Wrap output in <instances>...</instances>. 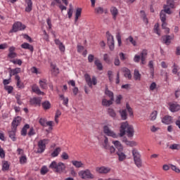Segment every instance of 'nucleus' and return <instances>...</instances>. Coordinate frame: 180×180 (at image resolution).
<instances>
[{
    "mask_svg": "<svg viewBox=\"0 0 180 180\" xmlns=\"http://www.w3.org/2000/svg\"><path fill=\"white\" fill-rule=\"evenodd\" d=\"M78 175L81 179H94L95 178L89 169L79 171Z\"/></svg>",
    "mask_w": 180,
    "mask_h": 180,
    "instance_id": "4",
    "label": "nucleus"
},
{
    "mask_svg": "<svg viewBox=\"0 0 180 180\" xmlns=\"http://www.w3.org/2000/svg\"><path fill=\"white\" fill-rule=\"evenodd\" d=\"M61 152L60 148H56L53 152L51 153V157H58L60 153Z\"/></svg>",
    "mask_w": 180,
    "mask_h": 180,
    "instance_id": "41",
    "label": "nucleus"
},
{
    "mask_svg": "<svg viewBox=\"0 0 180 180\" xmlns=\"http://www.w3.org/2000/svg\"><path fill=\"white\" fill-rule=\"evenodd\" d=\"M106 37L107 44L109 46L110 51H113V50H115V39L113 38L112 35L110 34L109 31L106 32Z\"/></svg>",
    "mask_w": 180,
    "mask_h": 180,
    "instance_id": "5",
    "label": "nucleus"
},
{
    "mask_svg": "<svg viewBox=\"0 0 180 180\" xmlns=\"http://www.w3.org/2000/svg\"><path fill=\"white\" fill-rule=\"evenodd\" d=\"M117 155H118L119 161H124L126 160V155L122 151L118 150Z\"/></svg>",
    "mask_w": 180,
    "mask_h": 180,
    "instance_id": "33",
    "label": "nucleus"
},
{
    "mask_svg": "<svg viewBox=\"0 0 180 180\" xmlns=\"http://www.w3.org/2000/svg\"><path fill=\"white\" fill-rule=\"evenodd\" d=\"M134 78L136 81H140V79H141V75L140 72H139V70H134Z\"/></svg>",
    "mask_w": 180,
    "mask_h": 180,
    "instance_id": "36",
    "label": "nucleus"
},
{
    "mask_svg": "<svg viewBox=\"0 0 180 180\" xmlns=\"http://www.w3.org/2000/svg\"><path fill=\"white\" fill-rule=\"evenodd\" d=\"M58 164L56 162V161H53L51 165H49V168H51V169H57Z\"/></svg>",
    "mask_w": 180,
    "mask_h": 180,
    "instance_id": "57",
    "label": "nucleus"
},
{
    "mask_svg": "<svg viewBox=\"0 0 180 180\" xmlns=\"http://www.w3.org/2000/svg\"><path fill=\"white\" fill-rule=\"evenodd\" d=\"M160 16L161 22H166V20H167V14L164 11H160Z\"/></svg>",
    "mask_w": 180,
    "mask_h": 180,
    "instance_id": "44",
    "label": "nucleus"
},
{
    "mask_svg": "<svg viewBox=\"0 0 180 180\" xmlns=\"http://www.w3.org/2000/svg\"><path fill=\"white\" fill-rule=\"evenodd\" d=\"M157 111H153L151 114H150V120H152V121H154L157 119Z\"/></svg>",
    "mask_w": 180,
    "mask_h": 180,
    "instance_id": "51",
    "label": "nucleus"
},
{
    "mask_svg": "<svg viewBox=\"0 0 180 180\" xmlns=\"http://www.w3.org/2000/svg\"><path fill=\"white\" fill-rule=\"evenodd\" d=\"M71 162H72V165H74V167H75V168H84L85 167V165L81 161L72 160Z\"/></svg>",
    "mask_w": 180,
    "mask_h": 180,
    "instance_id": "17",
    "label": "nucleus"
},
{
    "mask_svg": "<svg viewBox=\"0 0 180 180\" xmlns=\"http://www.w3.org/2000/svg\"><path fill=\"white\" fill-rule=\"evenodd\" d=\"M49 143V139H42L38 142V149L37 153L41 154V153H44V150H46V144Z\"/></svg>",
    "mask_w": 180,
    "mask_h": 180,
    "instance_id": "7",
    "label": "nucleus"
},
{
    "mask_svg": "<svg viewBox=\"0 0 180 180\" xmlns=\"http://www.w3.org/2000/svg\"><path fill=\"white\" fill-rule=\"evenodd\" d=\"M34 134H36V131H34V129H33V127H31L28 132V136H30V137H32V136H34Z\"/></svg>",
    "mask_w": 180,
    "mask_h": 180,
    "instance_id": "62",
    "label": "nucleus"
},
{
    "mask_svg": "<svg viewBox=\"0 0 180 180\" xmlns=\"http://www.w3.org/2000/svg\"><path fill=\"white\" fill-rule=\"evenodd\" d=\"M96 171L98 172V174H106L110 172L111 169L110 167L103 166V167H96Z\"/></svg>",
    "mask_w": 180,
    "mask_h": 180,
    "instance_id": "10",
    "label": "nucleus"
},
{
    "mask_svg": "<svg viewBox=\"0 0 180 180\" xmlns=\"http://www.w3.org/2000/svg\"><path fill=\"white\" fill-rule=\"evenodd\" d=\"M105 95H107V96H108L110 98V99L111 101H115V96L113 95V93L112 91H110V90H109V89H108V87H106V89L105 90Z\"/></svg>",
    "mask_w": 180,
    "mask_h": 180,
    "instance_id": "31",
    "label": "nucleus"
},
{
    "mask_svg": "<svg viewBox=\"0 0 180 180\" xmlns=\"http://www.w3.org/2000/svg\"><path fill=\"white\" fill-rule=\"evenodd\" d=\"M126 108L129 113V116H133V109L130 108V105H129V103H127Z\"/></svg>",
    "mask_w": 180,
    "mask_h": 180,
    "instance_id": "55",
    "label": "nucleus"
},
{
    "mask_svg": "<svg viewBox=\"0 0 180 180\" xmlns=\"http://www.w3.org/2000/svg\"><path fill=\"white\" fill-rule=\"evenodd\" d=\"M32 91L37 95H44V92H42L40 90V88H39V86H37V85H36V84L32 86Z\"/></svg>",
    "mask_w": 180,
    "mask_h": 180,
    "instance_id": "25",
    "label": "nucleus"
},
{
    "mask_svg": "<svg viewBox=\"0 0 180 180\" xmlns=\"http://www.w3.org/2000/svg\"><path fill=\"white\" fill-rule=\"evenodd\" d=\"M162 39L164 43H165L167 46H169V44H171V40L174 39V36L171 37V35H165L162 37Z\"/></svg>",
    "mask_w": 180,
    "mask_h": 180,
    "instance_id": "22",
    "label": "nucleus"
},
{
    "mask_svg": "<svg viewBox=\"0 0 180 180\" xmlns=\"http://www.w3.org/2000/svg\"><path fill=\"white\" fill-rule=\"evenodd\" d=\"M116 39L117 40L118 42V46H122V36H120V33H117L116 35Z\"/></svg>",
    "mask_w": 180,
    "mask_h": 180,
    "instance_id": "54",
    "label": "nucleus"
},
{
    "mask_svg": "<svg viewBox=\"0 0 180 180\" xmlns=\"http://www.w3.org/2000/svg\"><path fill=\"white\" fill-rule=\"evenodd\" d=\"M30 103L34 105V106H40L41 104V98L39 97H33L32 98H30Z\"/></svg>",
    "mask_w": 180,
    "mask_h": 180,
    "instance_id": "12",
    "label": "nucleus"
},
{
    "mask_svg": "<svg viewBox=\"0 0 180 180\" xmlns=\"http://www.w3.org/2000/svg\"><path fill=\"white\" fill-rule=\"evenodd\" d=\"M95 13H97L98 15H102L105 12V10L102 7H97L94 9Z\"/></svg>",
    "mask_w": 180,
    "mask_h": 180,
    "instance_id": "46",
    "label": "nucleus"
},
{
    "mask_svg": "<svg viewBox=\"0 0 180 180\" xmlns=\"http://www.w3.org/2000/svg\"><path fill=\"white\" fill-rule=\"evenodd\" d=\"M162 12L165 13H167V15H171L172 13V11H171V8L167 5H164L163 9L162 10Z\"/></svg>",
    "mask_w": 180,
    "mask_h": 180,
    "instance_id": "39",
    "label": "nucleus"
},
{
    "mask_svg": "<svg viewBox=\"0 0 180 180\" xmlns=\"http://www.w3.org/2000/svg\"><path fill=\"white\" fill-rule=\"evenodd\" d=\"M46 122L47 120L45 118H41L39 121V123L41 124V126H43L44 127H46Z\"/></svg>",
    "mask_w": 180,
    "mask_h": 180,
    "instance_id": "56",
    "label": "nucleus"
},
{
    "mask_svg": "<svg viewBox=\"0 0 180 180\" xmlns=\"http://www.w3.org/2000/svg\"><path fill=\"white\" fill-rule=\"evenodd\" d=\"M94 64H95V65H96V67H97L98 70H99V71H102V70H103V66L102 65L101 60H99L98 59H96L94 61Z\"/></svg>",
    "mask_w": 180,
    "mask_h": 180,
    "instance_id": "37",
    "label": "nucleus"
},
{
    "mask_svg": "<svg viewBox=\"0 0 180 180\" xmlns=\"http://www.w3.org/2000/svg\"><path fill=\"white\" fill-rule=\"evenodd\" d=\"M112 144H114L115 147L118 150V151H123V146L119 141H113Z\"/></svg>",
    "mask_w": 180,
    "mask_h": 180,
    "instance_id": "24",
    "label": "nucleus"
},
{
    "mask_svg": "<svg viewBox=\"0 0 180 180\" xmlns=\"http://www.w3.org/2000/svg\"><path fill=\"white\" fill-rule=\"evenodd\" d=\"M120 115L121 116L122 120H127V110H120Z\"/></svg>",
    "mask_w": 180,
    "mask_h": 180,
    "instance_id": "29",
    "label": "nucleus"
},
{
    "mask_svg": "<svg viewBox=\"0 0 180 180\" xmlns=\"http://www.w3.org/2000/svg\"><path fill=\"white\" fill-rule=\"evenodd\" d=\"M103 131L105 134L110 137H112V139H117L119 137V135L116 134L115 131H112V129H109V127L106 125L103 127Z\"/></svg>",
    "mask_w": 180,
    "mask_h": 180,
    "instance_id": "9",
    "label": "nucleus"
},
{
    "mask_svg": "<svg viewBox=\"0 0 180 180\" xmlns=\"http://www.w3.org/2000/svg\"><path fill=\"white\" fill-rule=\"evenodd\" d=\"M108 114L109 116H110V117H113L114 119L116 117V112L115 110H113V108H108Z\"/></svg>",
    "mask_w": 180,
    "mask_h": 180,
    "instance_id": "38",
    "label": "nucleus"
},
{
    "mask_svg": "<svg viewBox=\"0 0 180 180\" xmlns=\"http://www.w3.org/2000/svg\"><path fill=\"white\" fill-rule=\"evenodd\" d=\"M22 121V118L20 117H15L12 122V129L16 130L18 124H20V122Z\"/></svg>",
    "mask_w": 180,
    "mask_h": 180,
    "instance_id": "13",
    "label": "nucleus"
},
{
    "mask_svg": "<svg viewBox=\"0 0 180 180\" xmlns=\"http://www.w3.org/2000/svg\"><path fill=\"white\" fill-rule=\"evenodd\" d=\"M148 67L150 68L151 75L153 76L154 75V62H153V60H150L149 62Z\"/></svg>",
    "mask_w": 180,
    "mask_h": 180,
    "instance_id": "42",
    "label": "nucleus"
},
{
    "mask_svg": "<svg viewBox=\"0 0 180 180\" xmlns=\"http://www.w3.org/2000/svg\"><path fill=\"white\" fill-rule=\"evenodd\" d=\"M101 103H102L103 106L109 107V106H110V105H112L113 101H112L111 99L107 100L106 98H103L102 100Z\"/></svg>",
    "mask_w": 180,
    "mask_h": 180,
    "instance_id": "27",
    "label": "nucleus"
},
{
    "mask_svg": "<svg viewBox=\"0 0 180 180\" xmlns=\"http://www.w3.org/2000/svg\"><path fill=\"white\" fill-rule=\"evenodd\" d=\"M171 168H172V171H174V172L179 174L180 169L176 166H175L174 165H171Z\"/></svg>",
    "mask_w": 180,
    "mask_h": 180,
    "instance_id": "60",
    "label": "nucleus"
},
{
    "mask_svg": "<svg viewBox=\"0 0 180 180\" xmlns=\"http://www.w3.org/2000/svg\"><path fill=\"white\" fill-rule=\"evenodd\" d=\"M9 162L6 160L2 162V171H9Z\"/></svg>",
    "mask_w": 180,
    "mask_h": 180,
    "instance_id": "35",
    "label": "nucleus"
},
{
    "mask_svg": "<svg viewBox=\"0 0 180 180\" xmlns=\"http://www.w3.org/2000/svg\"><path fill=\"white\" fill-rule=\"evenodd\" d=\"M84 77L87 85L90 88H92V85H96V84H98V80H96V77L95 76H93L92 79H91V76H89V75L85 74Z\"/></svg>",
    "mask_w": 180,
    "mask_h": 180,
    "instance_id": "6",
    "label": "nucleus"
},
{
    "mask_svg": "<svg viewBox=\"0 0 180 180\" xmlns=\"http://www.w3.org/2000/svg\"><path fill=\"white\" fill-rule=\"evenodd\" d=\"M169 110L172 112H178L180 110V105L177 103H169Z\"/></svg>",
    "mask_w": 180,
    "mask_h": 180,
    "instance_id": "20",
    "label": "nucleus"
},
{
    "mask_svg": "<svg viewBox=\"0 0 180 180\" xmlns=\"http://www.w3.org/2000/svg\"><path fill=\"white\" fill-rule=\"evenodd\" d=\"M170 150H179L180 149V144L174 143L169 146Z\"/></svg>",
    "mask_w": 180,
    "mask_h": 180,
    "instance_id": "50",
    "label": "nucleus"
},
{
    "mask_svg": "<svg viewBox=\"0 0 180 180\" xmlns=\"http://www.w3.org/2000/svg\"><path fill=\"white\" fill-rule=\"evenodd\" d=\"M15 50H16V48L15 46H11L9 48L8 54V58H16V57H18V53L15 52Z\"/></svg>",
    "mask_w": 180,
    "mask_h": 180,
    "instance_id": "11",
    "label": "nucleus"
},
{
    "mask_svg": "<svg viewBox=\"0 0 180 180\" xmlns=\"http://www.w3.org/2000/svg\"><path fill=\"white\" fill-rule=\"evenodd\" d=\"M40 172L41 175H46V174L49 172V169L47 168V167L44 166L41 167Z\"/></svg>",
    "mask_w": 180,
    "mask_h": 180,
    "instance_id": "52",
    "label": "nucleus"
},
{
    "mask_svg": "<svg viewBox=\"0 0 180 180\" xmlns=\"http://www.w3.org/2000/svg\"><path fill=\"white\" fill-rule=\"evenodd\" d=\"M70 175L71 176H73V178H75L77 175V172H75V169L74 168L70 169Z\"/></svg>",
    "mask_w": 180,
    "mask_h": 180,
    "instance_id": "64",
    "label": "nucleus"
},
{
    "mask_svg": "<svg viewBox=\"0 0 180 180\" xmlns=\"http://www.w3.org/2000/svg\"><path fill=\"white\" fill-rule=\"evenodd\" d=\"M162 123H164L165 124H171V123H172V117L169 115H165L162 119Z\"/></svg>",
    "mask_w": 180,
    "mask_h": 180,
    "instance_id": "19",
    "label": "nucleus"
},
{
    "mask_svg": "<svg viewBox=\"0 0 180 180\" xmlns=\"http://www.w3.org/2000/svg\"><path fill=\"white\" fill-rule=\"evenodd\" d=\"M127 40L129 41V43H131L133 46H134V47H136V46H137V42L136 41V40H134V39L133 38V37L129 36Z\"/></svg>",
    "mask_w": 180,
    "mask_h": 180,
    "instance_id": "45",
    "label": "nucleus"
},
{
    "mask_svg": "<svg viewBox=\"0 0 180 180\" xmlns=\"http://www.w3.org/2000/svg\"><path fill=\"white\" fill-rule=\"evenodd\" d=\"M121 71L124 72V77L125 78H128V79H131V72H130V70L127 68H122L121 69Z\"/></svg>",
    "mask_w": 180,
    "mask_h": 180,
    "instance_id": "14",
    "label": "nucleus"
},
{
    "mask_svg": "<svg viewBox=\"0 0 180 180\" xmlns=\"http://www.w3.org/2000/svg\"><path fill=\"white\" fill-rule=\"evenodd\" d=\"M59 97L61 101H63V105H65V106H68V98H65L63 94L59 95Z\"/></svg>",
    "mask_w": 180,
    "mask_h": 180,
    "instance_id": "43",
    "label": "nucleus"
},
{
    "mask_svg": "<svg viewBox=\"0 0 180 180\" xmlns=\"http://www.w3.org/2000/svg\"><path fill=\"white\" fill-rule=\"evenodd\" d=\"M8 136L13 141H16V129H13L8 131Z\"/></svg>",
    "mask_w": 180,
    "mask_h": 180,
    "instance_id": "23",
    "label": "nucleus"
},
{
    "mask_svg": "<svg viewBox=\"0 0 180 180\" xmlns=\"http://www.w3.org/2000/svg\"><path fill=\"white\" fill-rule=\"evenodd\" d=\"M65 171V165L63 162L58 163V166L56 167V172L61 174Z\"/></svg>",
    "mask_w": 180,
    "mask_h": 180,
    "instance_id": "18",
    "label": "nucleus"
},
{
    "mask_svg": "<svg viewBox=\"0 0 180 180\" xmlns=\"http://www.w3.org/2000/svg\"><path fill=\"white\" fill-rule=\"evenodd\" d=\"M178 70H179V66L178 65L174 63L172 66V73L174 75L178 74Z\"/></svg>",
    "mask_w": 180,
    "mask_h": 180,
    "instance_id": "47",
    "label": "nucleus"
},
{
    "mask_svg": "<svg viewBox=\"0 0 180 180\" xmlns=\"http://www.w3.org/2000/svg\"><path fill=\"white\" fill-rule=\"evenodd\" d=\"M30 129V125L26 124L21 130V136H25L27 135V130Z\"/></svg>",
    "mask_w": 180,
    "mask_h": 180,
    "instance_id": "28",
    "label": "nucleus"
},
{
    "mask_svg": "<svg viewBox=\"0 0 180 180\" xmlns=\"http://www.w3.org/2000/svg\"><path fill=\"white\" fill-rule=\"evenodd\" d=\"M15 79L17 81L16 85L18 89H23V88H25V84L20 81V77L19 75H15Z\"/></svg>",
    "mask_w": 180,
    "mask_h": 180,
    "instance_id": "15",
    "label": "nucleus"
},
{
    "mask_svg": "<svg viewBox=\"0 0 180 180\" xmlns=\"http://www.w3.org/2000/svg\"><path fill=\"white\" fill-rule=\"evenodd\" d=\"M122 98L123 97L122 96V95L117 96L115 99V103H117V105H120V101H122Z\"/></svg>",
    "mask_w": 180,
    "mask_h": 180,
    "instance_id": "61",
    "label": "nucleus"
},
{
    "mask_svg": "<svg viewBox=\"0 0 180 180\" xmlns=\"http://www.w3.org/2000/svg\"><path fill=\"white\" fill-rule=\"evenodd\" d=\"M22 71V69L20 68H16L15 69H11L10 70V77H12V75H18Z\"/></svg>",
    "mask_w": 180,
    "mask_h": 180,
    "instance_id": "26",
    "label": "nucleus"
},
{
    "mask_svg": "<svg viewBox=\"0 0 180 180\" xmlns=\"http://www.w3.org/2000/svg\"><path fill=\"white\" fill-rule=\"evenodd\" d=\"M81 13H82V8H77L75 12V22H77L78 19L81 18Z\"/></svg>",
    "mask_w": 180,
    "mask_h": 180,
    "instance_id": "30",
    "label": "nucleus"
},
{
    "mask_svg": "<svg viewBox=\"0 0 180 180\" xmlns=\"http://www.w3.org/2000/svg\"><path fill=\"white\" fill-rule=\"evenodd\" d=\"M21 48L24 49L25 50H30V51H31L32 53H33V51L34 50V49L30 44L26 42H24L22 44H21Z\"/></svg>",
    "mask_w": 180,
    "mask_h": 180,
    "instance_id": "21",
    "label": "nucleus"
},
{
    "mask_svg": "<svg viewBox=\"0 0 180 180\" xmlns=\"http://www.w3.org/2000/svg\"><path fill=\"white\" fill-rule=\"evenodd\" d=\"M147 58V50L143 49L141 52L140 55H135L134 58V63H140V60H141V64L144 65L146 64V59Z\"/></svg>",
    "mask_w": 180,
    "mask_h": 180,
    "instance_id": "3",
    "label": "nucleus"
},
{
    "mask_svg": "<svg viewBox=\"0 0 180 180\" xmlns=\"http://www.w3.org/2000/svg\"><path fill=\"white\" fill-rule=\"evenodd\" d=\"M110 13L112 15L113 19H116V17L117 16V13H119V11L116 7H111Z\"/></svg>",
    "mask_w": 180,
    "mask_h": 180,
    "instance_id": "34",
    "label": "nucleus"
},
{
    "mask_svg": "<svg viewBox=\"0 0 180 180\" xmlns=\"http://www.w3.org/2000/svg\"><path fill=\"white\" fill-rule=\"evenodd\" d=\"M42 108L44 110H49L51 108V103H50V101H46L42 103Z\"/></svg>",
    "mask_w": 180,
    "mask_h": 180,
    "instance_id": "32",
    "label": "nucleus"
},
{
    "mask_svg": "<svg viewBox=\"0 0 180 180\" xmlns=\"http://www.w3.org/2000/svg\"><path fill=\"white\" fill-rule=\"evenodd\" d=\"M141 16L146 23H148V20L147 19V15H146V12H144V11H141Z\"/></svg>",
    "mask_w": 180,
    "mask_h": 180,
    "instance_id": "49",
    "label": "nucleus"
},
{
    "mask_svg": "<svg viewBox=\"0 0 180 180\" xmlns=\"http://www.w3.org/2000/svg\"><path fill=\"white\" fill-rule=\"evenodd\" d=\"M4 89L7 91L8 94H12V91H13V86H5Z\"/></svg>",
    "mask_w": 180,
    "mask_h": 180,
    "instance_id": "58",
    "label": "nucleus"
},
{
    "mask_svg": "<svg viewBox=\"0 0 180 180\" xmlns=\"http://www.w3.org/2000/svg\"><path fill=\"white\" fill-rule=\"evenodd\" d=\"M126 134L127 137H133L134 136V127L129 124L127 121L122 122L120 127V137H123Z\"/></svg>",
    "mask_w": 180,
    "mask_h": 180,
    "instance_id": "1",
    "label": "nucleus"
},
{
    "mask_svg": "<svg viewBox=\"0 0 180 180\" xmlns=\"http://www.w3.org/2000/svg\"><path fill=\"white\" fill-rule=\"evenodd\" d=\"M39 85L42 89H47V81L46 79L39 80Z\"/></svg>",
    "mask_w": 180,
    "mask_h": 180,
    "instance_id": "40",
    "label": "nucleus"
},
{
    "mask_svg": "<svg viewBox=\"0 0 180 180\" xmlns=\"http://www.w3.org/2000/svg\"><path fill=\"white\" fill-rule=\"evenodd\" d=\"M61 116V111L58 110L55 115V122L58 124V118Z\"/></svg>",
    "mask_w": 180,
    "mask_h": 180,
    "instance_id": "48",
    "label": "nucleus"
},
{
    "mask_svg": "<svg viewBox=\"0 0 180 180\" xmlns=\"http://www.w3.org/2000/svg\"><path fill=\"white\" fill-rule=\"evenodd\" d=\"M27 162V158H26V156H21L20 158V164H26Z\"/></svg>",
    "mask_w": 180,
    "mask_h": 180,
    "instance_id": "59",
    "label": "nucleus"
},
{
    "mask_svg": "<svg viewBox=\"0 0 180 180\" xmlns=\"http://www.w3.org/2000/svg\"><path fill=\"white\" fill-rule=\"evenodd\" d=\"M132 155L134 157V164L138 168H141L142 162H141V155L140 152L136 148L132 149Z\"/></svg>",
    "mask_w": 180,
    "mask_h": 180,
    "instance_id": "2",
    "label": "nucleus"
},
{
    "mask_svg": "<svg viewBox=\"0 0 180 180\" xmlns=\"http://www.w3.org/2000/svg\"><path fill=\"white\" fill-rule=\"evenodd\" d=\"M26 29V25H22L20 22H17L13 24L12 30L10 31L11 33L12 32H19V30H25Z\"/></svg>",
    "mask_w": 180,
    "mask_h": 180,
    "instance_id": "8",
    "label": "nucleus"
},
{
    "mask_svg": "<svg viewBox=\"0 0 180 180\" xmlns=\"http://www.w3.org/2000/svg\"><path fill=\"white\" fill-rule=\"evenodd\" d=\"M26 7L25 12H32V9L33 8V2L32 0H25Z\"/></svg>",
    "mask_w": 180,
    "mask_h": 180,
    "instance_id": "16",
    "label": "nucleus"
},
{
    "mask_svg": "<svg viewBox=\"0 0 180 180\" xmlns=\"http://www.w3.org/2000/svg\"><path fill=\"white\" fill-rule=\"evenodd\" d=\"M53 69L51 70L52 72L54 73V75H57L58 74V68L56 67V65H52Z\"/></svg>",
    "mask_w": 180,
    "mask_h": 180,
    "instance_id": "63",
    "label": "nucleus"
},
{
    "mask_svg": "<svg viewBox=\"0 0 180 180\" xmlns=\"http://www.w3.org/2000/svg\"><path fill=\"white\" fill-rule=\"evenodd\" d=\"M126 146H129V147H136V146H137V142L134 141H129L126 143Z\"/></svg>",
    "mask_w": 180,
    "mask_h": 180,
    "instance_id": "53",
    "label": "nucleus"
}]
</instances>
